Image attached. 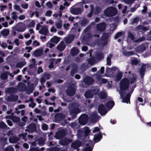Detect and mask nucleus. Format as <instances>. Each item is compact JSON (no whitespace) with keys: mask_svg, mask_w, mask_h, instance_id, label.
Segmentation results:
<instances>
[{"mask_svg":"<svg viewBox=\"0 0 151 151\" xmlns=\"http://www.w3.org/2000/svg\"><path fill=\"white\" fill-rule=\"evenodd\" d=\"M14 9L19 11L20 12H22V10L21 9L20 6L16 4L14 6Z\"/></svg>","mask_w":151,"mask_h":151,"instance_id":"e433bc0d","label":"nucleus"},{"mask_svg":"<svg viewBox=\"0 0 151 151\" xmlns=\"http://www.w3.org/2000/svg\"><path fill=\"white\" fill-rule=\"evenodd\" d=\"M106 26V24L104 23H102L98 24L97 26L98 31L101 32L104 30Z\"/></svg>","mask_w":151,"mask_h":151,"instance_id":"f8f14e48","label":"nucleus"},{"mask_svg":"<svg viewBox=\"0 0 151 151\" xmlns=\"http://www.w3.org/2000/svg\"><path fill=\"white\" fill-rule=\"evenodd\" d=\"M18 99V97L17 96H10L7 98V100L8 101H16Z\"/></svg>","mask_w":151,"mask_h":151,"instance_id":"bb28decb","label":"nucleus"},{"mask_svg":"<svg viewBox=\"0 0 151 151\" xmlns=\"http://www.w3.org/2000/svg\"><path fill=\"white\" fill-rule=\"evenodd\" d=\"M74 37L73 35H70L67 38H65L66 42L67 43H70L73 40Z\"/></svg>","mask_w":151,"mask_h":151,"instance_id":"5701e85b","label":"nucleus"},{"mask_svg":"<svg viewBox=\"0 0 151 151\" xmlns=\"http://www.w3.org/2000/svg\"><path fill=\"white\" fill-rule=\"evenodd\" d=\"M17 90V89L15 88H12L6 89L5 90V91L6 93L10 94L16 92Z\"/></svg>","mask_w":151,"mask_h":151,"instance_id":"aec40b11","label":"nucleus"},{"mask_svg":"<svg viewBox=\"0 0 151 151\" xmlns=\"http://www.w3.org/2000/svg\"><path fill=\"white\" fill-rule=\"evenodd\" d=\"M102 138L101 133L99 132L96 135H95L93 138L94 140L96 142L99 141Z\"/></svg>","mask_w":151,"mask_h":151,"instance_id":"4468645a","label":"nucleus"},{"mask_svg":"<svg viewBox=\"0 0 151 151\" xmlns=\"http://www.w3.org/2000/svg\"><path fill=\"white\" fill-rule=\"evenodd\" d=\"M52 13V12L51 11H47L46 12L45 15L47 16L50 17L51 16Z\"/></svg>","mask_w":151,"mask_h":151,"instance_id":"864d4df0","label":"nucleus"},{"mask_svg":"<svg viewBox=\"0 0 151 151\" xmlns=\"http://www.w3.org/2000/svg\"><path fill=\"white\" fill-rule=\"evenodd\" d=\"M122 74L123 73L122 72L118 71V74L115 79L117 81L119 80L122 78Z\"/></svg>","mask_w":151,"mask_h":151,"instance_id":"c756f323","label":"nucleus"},{"mask_svg":"<svg viewBox=\"0 0 151 151\" xmlns=\"http://www.w3.org/2000/svg\"><path fill=\"white\" fill-rule=\"evenodd\" d=\"M138 63V61L136 59H134L131 60V63L132 64L136 65Z\"/></svg>","mask_w":151,"mask_h":151,"instance_id":"13d9d810","label":"nucleus"},{"mask_svg":"<svg viewBox=\"0 0 151 151\" xmlns=\"http://www.w3.org/2000/svg\"><path fill=\"white\" fill-rule=\"evenodd\" d=\"M14 148L11 146L6 148L4 151H14Z\"/></svg>","mask_w":151,"mask_h":151,"instance_id":"6e6d98bb","label":"nucleus"},{"mask_svg":"<svg viewBox=\"0 0 151 151\" xmlns=\"http://www.w3.org/2000/svg\"><path fill=\"white\" fill-rule=\"evenodd\" d=\"M48 32V29L47 27L45 26H43L42 27L41 29L39 31L40 33L46 35L47 34Z\"/></svg>","mask_w":151,"mask_h":151,"instance_id":"9b49d317","label":"nucleus"},{"mask_svg":"<svg viewBox=\"0 0 151 151\" xmlns=\"http://www.w3.org/2000/svg\"><path fill=\"white\" fill-rule=\"evenodd\" d=\"M85 4V3L83 1L78 3L76 5L77 6H79L78 8H75L73 7L70 8V12L73 14L77 15L81 13L82 11V8L83 7V4Z\"/></svg>","mask_w":151,"mask_h":151,"instance_id":"f03ea898","label":"nucleus"},{"mask_svg":"<svg viewBox=\"0 0 151 151\" xmlns=\"http://www.w3.org/2000/svg\"><path fill=\"white\" fill-rule=\"evenodd\" d=\"M35 24V22L34 21H32L29 24V27H33Z\"/></svg>","mask_w":151,"mask_h":151,"instance_id":"e2e57ef3","label":"nucleus"},{"mask_svg":"<svg viewBox=\"0 0 151 151\" xmlns=\"http://www.w3.org/2000/svg\"><path fill=\"white\" fill-rule=\"evenodd\" d=\"M139 21V19L138 17H136L130 19V24H137Z\"/></svg>","mask_w":151,"mask_h":151,"instance_id":"dca6fc26","label":"nucleus"},{"mask_svg":"<svg viewBox=\"0 0 151 151\" xmlns=\"http://www.w3.org/2000/svg\"><path fill=\"white\" fill-rule=\"evenodd\" d=\"M122 33L121 32H119L117 33L115 35V39H117L120 36L122 35Z\"/></svg>","mask_w":151,"mask_h":151,"instance_id":"4d7b16f0","label":"nucleus"},{"mask_svg":"<svg viewBox=\"0 0 151 151\" xmlns=\"http://www.w3.org/2000/svg\"><path fill=\"white\" fill-rule=\"evenodd\" d=\"M43 48H40L35 50L34 52V54L35 56H39L42 55Z\"/></svg>","mask_w":151,"mask_h":151,"instance_id":"9d476101","label":"nucleus"},{"mask_svg":"<svg viewBox=\"0 0 151 151\" xmlns=\"http://www.w3.org/2000/svg\"><path fill=\"white\" fill-rule=\"evenodd\" d=\"M136 29L137 30L141 29L142 30L144 31H147L149 29L148 28H147L145 27H142V26L140 25L137 26L136 27Z\"/></svg>","mask_w":151,"mask_h":151,"instance_id":"72a5a7b5","label":"nucleus"},{"mask_svg":"<svg viewBox=\"0 0 151 151\" xmlns=\"http://www.w3.org/2000/svg\"><path fill=\"white\" fill-rule=\"evenodd\" d=\"M71 142L70 140L68 139H64L61 141V144L63 145H68L69 143Z\"/></svg>","mask_w":151,"mask_h":151,"instance_id":"393cba45","label":"nucleus"},{"mask_svg":"<svg viewBox=\"0 0 151 151\" xmlns=\"http://www.w3.org/2000/svg\"><path fill=\"white\" fill-rule=\"evenodd\" d=\"M104 13L108 17L113 16L117 14V11L115 7H110L106 9Z\"/></svg>","mask_w":151,"mask_h":151,"instance_id":"7ed1b4c3","label":"nucleus"},{"mask_svg":"<svg viewBox=\"0 0 151 151\" xmlns=\"http://www.w3.org/2000/svg\"><path fill=\"white\" fill-rule=\"evenodd\" d=\"M59 149L57 148H51L49 151H59Z\"/></svg>","mask_w":151,"mask_h":151,"instance_id":"774afa93","label":"nucleus"},{"mask_svg":"<svg viewBox=\"0 0 151 151\" xmlns=\"http://www.w3.org/2000/svg\"><path fill=\"white\" fill-rule=\"evenodd\" d=\"M98 110L99 112L101 115H104L107 113V111L102 104H101L99 106Z\"/></svg>","mask_w":151,"mask_h":151,"instance_id":"1a4fd4ad","label":"nucleus"},{"mask_svg":"<svg viewBox=\"0 0 151 151\" xmlns=\"http://www.w3.org/2000/svg\"><path fill=\"white\" fill-rule=\"evenodd\" d=\"M128 38H130L132 40H133L134 36L131 33L128 32Z\"/></svg>","mask_w":151,"mask_h":151,"instance_id":"3c124183","label":"nucleus"},{"mask_svg":"<svg viewBox=\"0 0 151 151\" xmlns=\"http://www.w3.org/2000/svg\"><path fill=\"white\" fill-rule=\"evenodd\" d=\"M42 129L43 130H46L48 129V126L45 124H43L42 126Z\"/></svg>","mask_w":151,"mask_h":151,"instance_id":"09e8293b","label":"nucleus"},{"mask_svg":"<svg viewBox=\"0 0 151 151\" xmlns=\"http://www.w3.org/2000/svg\"><path fill=\"white\" fill-rule=\"evenodd\" d=\"M47 24H50L51 25H52L54 24V21H53L52 19H50L48 21H47Z\"/></svg>","mask_w":151,"mask_h":151,"instance_id":"338daca9","label":"nucleus"},{"mask_svg":"<svg viewBox=\"0 0 151 151\" xmlns=\"http://www.w3.org/2000/svg\"><path fill=\"white\" fill-rule=\"evenodd\" d=\"M74 112L73 113L72 111L70 112V114L71 115H75L80 112V109L78 108L75 109L73 111Z\"/></svg>","mask_w":151,"mask_h":151,"instance_id":"f704fd0d","label":"nucleus"},{"mask_svg":"<svg viewBox=\"0 0 151 151\" xmlns=\"http://www.w3.org/2000/svg\"><path fill=\"white\" fill-rule=\"evenodd\" d=\"M11 15L12 19H16L18 18L17 13L15 12H12L11 14Z\"/></svg>","mask_w":151,"mask_h":151,"instance_id":"58836bf2","label":"nucleus"},{"mask_svg":"<svg viewBox=\"0 0 151 151\" xmlns=\"http://www.w3.org/2000/svg\"><path fill=\"white\" fill-rule=\"evenodd\" d=\"M18 19L20 20H23L25 18V16L24 15H20L18 17Z\"/></svg>","mask_w":151,"mask_h":151,"instance_id":"bf43d9fd","label":"nucleus"},{"mask_svg":"<svg viewBox=\"0 0 151 151\" xmlns=\"http://www.w3.org/2000/svg\"><path fill=\"white\" fill-rule=\"evenodd\" d=\"M46 6L49 8H51L53 6V5L51 3V2L50 1H49L46 3Z\"/></svg>","mask_w":151,"mask_h":151,"instance_id":"49530a36","label":"nucleus"},{"mask_svg":"<svg viewBox=\"0 0 151 151\" xmlns=\"http://www.w3.org/2000/svg\"><path fill=\"white\" fill-rule=\"evenodd\" d=\"M29 101H31V103L29 105V107H31L32 108H34L36 104L33 102V99L32 98H31Z\"/></svg>","mask_w":151,"mask_h":151,"instance_id":"37998d69","label":"nucleus"},{"mask_svg":"<svg viewBox=\"0 0 151 151\" xmlns=\"http://www.w3.org/2000/svg\"><path fill=\"white\" fill-rule=\"evenodd\" d=\"M46 45L47 47L51 48L55 46V44L50 40L46 44Z\"/></svg>","mask_w":151,"mask_h":151,"instance_id":"c85d7f7f","label":"nucleus"},{"mask_svg":"<svg viewBox=\"0 0 151 151\" xmlns=\"http://www.w3.org/2000/svg\"><path fill=\"white\" fill-rule=\"evenodd\" d=\"M70 53L72 55L74 56L79 53V50L77 48H73L71 50Z\"/></svg>","mask_w":151,"mask_h":151,"instance_id":"a878e982","label":"nucleus"},{"mask_svg":"<svg viewBox=\"0 0 151 151\" xmlns=\"http://www.w3.org/2000/svg\"><path fill=\"white\" fill-rule=\"evenodd\" d=\"M17 27L16 30L20 32H23L26 29V27L25 24L21 22L17 24Z\"/></svg>","mask_w":151,"mask_h":151,"instance_id":"6e6552de","label":"nucleus"},{"mask_svg":"<svg viewBox=\"0 0 151 151\" xmlns=\"http://www.w3.org/2000/svg\"><path fill=\"white\" fill-rule=\"evenodd\" d=\"M33 45L35 46H38L40 45V43L37 40L34 41L33 42Z\"/></svg>","mask_w":151,"mask_h":151,"instance_id":"680f3d73","label":"nucleus"},{"mask_svg":"<svg viewBox=\"0 0 151 151\" xmlns=\"http://www.w3.org/2000/svg\"><path fill=\"white\" fill-rule=\"evenodd\" d=\"M19 140L17 137L13 136L11 137L9 139V142L11 143H14L17 142Z\"/></svg>","mask_w":151,"mask_h":151,"instance_id":"412c9836","label":"nucleus"},{"mask_svg":"<svg viewBox=\"0 0 151 151\" xmlns=\"http://www.w3.org/2000/svg\"><path fill=\"white\" fill-rule=\"evenodd\" d=\"M145 67L146 65H143L141 67L140 70V75L142 76L144 74L145 69Z\"/></svg>","mask_w":151,"mask_h":151,"instance_id":"473e14b6","label":"nucleus"},{"mask_svg":"<svg viewBox=\"0 0 151 151\" xmlns=\"http://www.w3.org/2000/svg\"><path fill=\"white\" fill-rule=\"evenodd\" d=\"M88 119L87 115L86 114H83L80 117L79 119V123L82 125L85 124Z\"/></svg>","mask_w":151,"mask_h":151,"instance_id":"423d86ee","label":"nucleus"},{"mask_svg":"<svg viewBox=\"0 0 151 151\" xmlns=\"http://www.w3.org/2000/svg\"><path fill=\"white\" fill-rule=\"evenodd\" d=\"M99 96L101 99L105 98L106 96V93L104 91L101 92L99 94Z\"/></svg>","mask_w":151,"mask_h":151,"instance_id":"2f4dec72","label":"nucleus"},{"mask_svg":"<svg viewBox=\"0 0 151 151\" xmlns=\"http://www.w3.org/2000/svg\"><path fill=\"white\" fill-rule=\"evenodd\" d=\"M67 94L68 95L72 96L74 95L75 93V87L73 88H69L67 89L66 91Z\"/></svg>","mask_w":151,"mask_h":151,"instance_id":"ddd939ff","label":"nucleus"},{"mask_svg":"<svg viewBox=\"0 0 151 151\" xmlns=\"http://www.w3.org/2000/svg\"><path fill=\"white\" fill-rule=\"evenodd\" d=\"M123 53L125 55L128 56L133 55L134 52L132 51H130L126 52H124Z\"/></svg>","mask_w":151,"mask_h":151,"instance_id":"de8ad7c7","label":"nucleus"},{"mask_svg":"<svg viewBox=\"0 0 151 151\" xmlns=\"http://www.w3.org/2000/svg\"><path fill=\"white\" fill-rule=\"evenodd\" d=\"M2 34L4 36H7L9 33V30L5 29L2 32Z\"/></svg>","mask_w":151,"mask_h":151,"instance_id":"4c0bfd02","label":"nucleus"},{"mask_svg":"<svg viewBox=\"0 0 151 151\" xmlns=\"http://www.w3.org/2000/svg\"><path fill=\"white\" fill-rule=\"evenodd\" d=\"M57 30V29L54 26L52 27L50 29V31L52 32H55Z\"/></svg>","mask_w":151,"mask_h":151,"instance_id":"5fc2aeb1","label":"nucleus"},{"mask_svg":"<svg viewBox=\"0 0 151 151\" xmlns=\"http://www.w3.org/2000/svg\"><path fill=\"white\" fill-rule=\"evenodd\" d=\"M50 40L53 43L57 44L59 42L60 38L58 37L55 36L52 38Z\"/></svg>","mask_w":151,"mask_h":151,"instance_id":"b1692460","label":"nucleus"},{"mask_svg":"<svg viewBox=\"0 0 151 151\" xmlns=\"http://www.w3.org/2000/svg\"><path fill=\"white\" fill-rule=\"evenodd\" d=\"M148 47V45L147 43L142 44L138 46L135 49V50L139 52H142L145 50Z\"/></svg>","mask_w":151,"mask_h":151,"instance_id":"0eeeda50","label":"nucleus"},{"mask_svg":"<svg viewBox=\"0 0 151 151\" xmlns=\"http://www.w3.org/2000/svg\"><path fill=\"white\" fill-rule=\"evenodd\" d=\"M114 103L113 101H111L107 103L106 106L108 107L112 108L114 105Z\"/></svg>","mask_w":151,"mask_h":151,"instance_id":"c9c22d12","label":"nucleus"},{"mask_svg":"<svg viewBox=\"0 0 151 151\" xmlns=\"http://www.w3.org/2000/svg\"><path fill=\"white\" fill-rule=\"evenodd\" d=\"M1 78L3 79H6L7 78V74L6 73H4L2 74L1 76Z\"/></svg>","mask_w":151,"mask_h":151,"instance_id":"a18cd8bd","label":"nucleus"},{"mask_svg":"<svg viewBox=\"0 0 151 151\" xmlns=\"http://www.w3.org/2000/svg\"><path fill=\"white\" fill-rule=\"evenodd\" d=\"M26 63L25 62L18 63L16 64V67L18 68H21Z\"/></svg>","mask_w":151,"mask_h":151,"instance_id":"7c9ffc66","label":"nucleus"},{"mask_svg":"<svg viewBox=\"0 0 151 151\" xmlns=\"http://www.w3.org/2000/svg\"><path fill=\"white\" fill-rule=\"evenodd\" d=\"M25 84L22 83H20L18 85V88L20 91H22L25 88Z\"/></svg>","mask_w":151,"mask_h":151,"instance_id":"cd10ccee","label":"nucleus"},{"mask_svg":"<svg viewBox=\"0 0 151 151\" xmlns=\"http://www.w3.org/2000/svg\"><path fill=\"white\" fill-rule=\"evenodd\" d=\"M28 4L27 3H24L22 4L21 6L22 8L24 9H26L28 8Z\"/></svg>","mask_w":151,"mask_h":151,"instance_id":"8fccbe9b","label":"nucleus"},{"mask_svg":"<svg viewBox=\"0 0 151 151\" xmlns=\"http://www.w3.org/2000/svg\"><path fill=\"white\" fill-rule=\"evenodd\" d=\"M137 79V76L135 74L132 75L129 77V79L125 78L123 79L121 81L120 85V91L119 93L120 95L121 98L122 99L123 102H125L128 103V102L129 103L130 98L131 94L134 88L131 89L130 93H128L125 97H124V93L123 94V91L127 89L129 86V83H132L134 82Z\"/></svg>","mask_w":151,"mask_h":151,"instance_id":"f257e3e1","label":"nucleus"},{"mask_svg":"<svg viewBox=\"0 0 151 151\" xmlns=\"http://www.w3.org/2000/svg\"><path fill=\"white\" fill-rule=\"evenodd\" d=\"M83 131L86 135H88L90 132V130L87 127H86L83 129Z\"/></svg>","mask_w":151,"mask_h":151,"instance_id":"c03bdc74","label":"nucleus"},{"mask_svg":"<svg viewBox=\"0 0 151 151\" xmlns=\"http://www.w3.org/2000/svg\"><path fill=\"white\" fill-rule=\"evenodd\" d=\"M116 70L118 71V69L115 67H113L111 68H107L105 75L106 76H107L112 77L114 72Z\"/></svg>","mask_w":151,"mask_h":151,"instance_id":"20e7f679","label":"nucleus"},{"mask_svg":"<svg viewBox=\"0 0 151 151\" xmlns=\"http://www.w3.org/2000/svg\"><path fill=\"white\" fill-rule=\"evenodd\" d=\"M7 127L5 124L3 122H1L0 123V127L1 128H5Z\"/></svg>","mask_w":151,"mask_h":151,"instance_id":"603ef678","label":"nucleus"},{"mask_svg":"<svg viewBox=\"0 0 151 151\" xmlns=\"http://www.w3.org/2000/svg\"><path fill=\"white\" fill-rule=\"evenodd\" d=\"M56 27L58 29H60L62 27V22L61 21H60L59 22L56 23Z\"/></svg>","mask_w":151,"mask_h":151,"instance_id":"79ce46f5","label":"nucleus"},{"mask_svg":"<svg viewBox=\"0 0 151 151\" xmlns=\"http://www.w3.org/2000/svg\"><path fill=\"white\" fill-rule=\"evenodd\" d=\"M85 82L87 84L89 85L93 82V80L91 78L89 77H86L84 79Z\"/></svg>","mask_w":151,"mask_h":151,"instance_id":"2eb2a0df","label":"nucleus"},{"mask_svg":"<svg viewBox=\"0 0 151 151\" xmlns=\"http://www.w3.org/2000/svg\"><path fill=\"white\" fill-rule=\"evenodd\" d=\"M57 49L60 51H63L65 47V45L64 42H61L57 47Z\"/></svg>","mask_w":151,"mask_h":151,"instance_id":"a211bd4d","label":"nucleus"},{"mask_svg":"<svg viewBox=\"0 0 151 151\" xmlns=\"http://www.w3.org/2000/svg\"><path fill=\"white\" fill-rule=\"evenodd\" d=\"M112 55L110 54L107 58V64L109 65H111V58L112 57Z\"/></svg>","mask_w":151,"mask_h":151,"instance_id":"ea45409f","label":"nucleus"},{"mask_svg":"<svg viewBox=\"0 0 151 151\" xmlns=\"http://www.w3.org/2000/svg\"><path fill=\"white\" fill-rule=\"evenodd\" d=\"M134 0H124V2L127 4H130L132 3Z\"/></svg>","mask_w":151,"mask_h":151,"instance_id":"0e129e2a","label":"nucleus"},{"mask_svg":"<svg viewBox=\"0 0 151 151\" xmlns=\"http://www.w3.org/2000/svg\"><path fill=\"white\" fill-rule=\"evenodd\" d=\"M147 8L146 6H143V9L141 11V13L142 14L145 13L147 10Z\"/></svg>","mask_w":151,"mask_h":151,"instance_id":"69168bd1","label":"nucleus"},{"mask_svg":"<svg viewBox=\"0 0 151 151\" xmlns=\"http://www.w3.org/2000/svg\"><path fill=\"white\" fill-rule=\"evenodd\" d=\"M99 91L98 89H96L93 91H88L85 93V96L86 98H90L93 96V94L96 93Z\"/></svg>","mask_w":151,"mask_h":151,"instance_id":"39448f33","label":"nucleus"},{"mask_svg":"<svg viewBox=\"0 0 151 151\" xmlns=\"http://www.w3.org/2000/svg\"><path fill=\"white\" fill-rule=\"evenodd\" d=\"M27 135V134L26 133H25L24 134H20L19 135V137H22V138L23 139H25V137H26Z\"/></svg>","mask_w":151,"mask_h":151,"instance_id":"052dcab7","label":"nucleus"},{"mask_svg":"<svg viewBox=\"0 0 151 151\" xmlns=\"http://www.w3.org/2000/svg\"><path fill=\"white\" fill-rule=\"evenodd\" d=\"M5 118L6 119L9 118L15 122H17L20 120V118L19 117L15 116L10 117L9 116H7L5 117Z\"/></svg>","mask_w":151,"mask_h":151,"instance_id":"6ab92c4d","label":"nucleus"},{"mask_svg":"<svg viewBox=\"0 0 151 151\" xmlns=\"http://www.w3.org/2000/svg\"><path fill=\"white\" fill-rule=\"evenodd\" d=\"M81 145L80 142L76 141L73 143L71 145V147L74 149L79 147Z\"/></svg>","mask_w":151,"mask_h":151,"instance_id":"f3484780","label":"nucleus"},{"mask_svg":"<svg viewBox=\"0 0 151 151\" xmlns=\"http://www.w3.org/2000/svg\"><path fill=\"white\" fill-rule=\"evenodd\" d=\"M35 125L34 124H31L28 126L27 129H26V130L28 132H32L35 129Z\"/></svg>","mask_w":151,"mask_h":151,"instance_id":"4be33fe9","label":"nucleus"},{"mask_svg":"<svg viewBox=\"0 0 151 151\" xmlns=\"http://www.w3.org/2000/svg\"><path fill=\"white\" fill-rule=\"evenodd\" d=\"M86 147L83 150V151H92V148L90 147L91 145H87V143H86Z\"/></svg>","mask_w":151,"mask_h":151,"instance_id":"a19ab883","label":"nucleus"}]
</instances>
